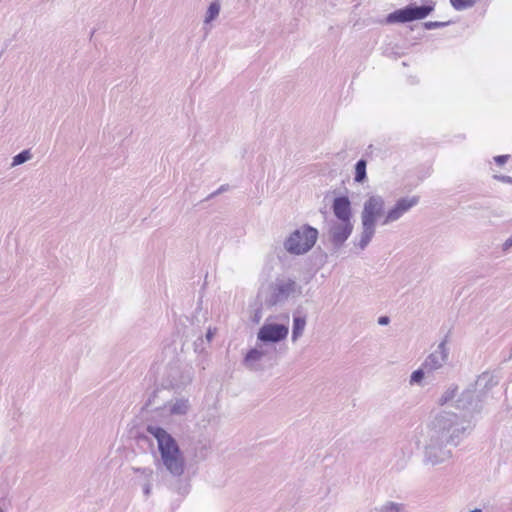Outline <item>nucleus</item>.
Listing matches in <instances>:
<instances>
[{
    "label": "nucleus",
    "instance_id": "obj_19",
    "mask_svg": "<svg viewBox=\"0 0 512 512\" xmlns=\"http://www.w3.org/2000/svg\"><path fill=\"white\" fill-rule=\"evenodd\" d=\"M188 411V401L184 399L177 400L171 407L170 412L173 415H184Z\"/></svg>",
    "mask_w": 512,
    "mask_h": 512
},
{
    "label": "nucleus",
    "instance_id": "obj_18",
    "mask_svg": "<svg viewBox=\"0 0 512 512\" xmlns=\"http://www.w3.org/2000/svg\"><path fill=\"white\" fill-rule=\"evenodd\" d=\"M219 13H220V3L217 0H215L210 3V5L207 9L206 15H205L204 22L206 24L212 22L213 20H215L218 17Z\"/></svg>",
    "mask_w": 512,
    "mask_h": 512
},
{
    "label": "nucleus",
    "instance_id": "obj_39",
    "mask_svg": "<svg viewBox=\"0 0 512 512\" xmlns=\"http://www.w3.org/2000/svg\"><path fill=\"white\" fill-rule=\"evenodd\" d=\"M0 512H5V511L0 507Z\"/></svg>",
    "mask_w": 512,
    "mask_h": 512
},
{
    "label": "nucleus",
    "instance_id": "obj_23",
    "mask_svg": "<svg viewBox=\"0 0 512 512\" xmlns=\"http://www.w3.org/2000/svg\"><path fill=\"white\" fill-rule=\"evenodd\" d=\"M457 390H458V387L457 386H450L443 394L442 396L440 397L439 399V404L440 405H445L446 403H448L450 400H452L456 393H457Z\"/></svg>",
    "mask_w": 512,
    "mask_h": 512
},
{
    "label": "nucleus",
    "instance_id": "obj_5",
    "mask_svg": "<svg viewBox=\"0 0 512 512\" xmlns=\"http://www.w3.org/2000/svg\"><path fill=\"white\" fill-rule=\"evenodd\" d=\"M435 5L436 3L432 0H426L421 6L409 4L389 13L386 17V23H408L415 20H422L434 11Z\"/></svg>",
    "mask_w": 512,
    "mask_h": 512
},
{
    "label": "nucleus",
    "instance_id": "obj_36",
    "mask_svg": "<svg viewBox=\"0 0 512 512\" xmlns=\"http://www.w3.org/2000/svg\"><path fill=\"white\" fill-rule=\"evenodd\" d=\"M261 354H262V358L269 354L268 351L266 349H264L263 345H261Z\"/></svg>",
    "mask_w": 512,
    "mask_h": 512
},
{
    "label": "nucleus",
    "instance_id": "obj_28",
    "mask_svg": "<svg viewBox=\"0 0 512 512\" xmlns=\"http://www.w3.org/2000/svg\"><path fill=\"white\" fill-rule=\"evenodd\" d=\"M206 345H207V343H205L204 338L203 337H198L194 341V350H195V352H197V353L204 352L205 349H206Z\"/></svg>",
    "mask_w": 512,
    "mask_h": 512
},
{
    "label": "nucleus",
    "instance_id": "obj_6",
    "mask_svg": "<svg viewBox=\"0 0 512 512\" xmlns=\"http://www.w3.org/2000/svg\"><path fill=\"white\" fill-rule=\"evenodd\" d=\"M269 288L270 295L266 299L269 307L285 303L291 295L301 293V287L291 278H276Z\"/></svg>",
    "mask_w": 512,
    "mask_h": 512
},
{
    "label": "nucleus",
    "instance_id": "obj_32",
    "mask_svg": "<svg viewBox=\"0 0 512 512\" xmlns=\"http://www.w3.org/2000/svg\"><path fill=\"white\" fill-rule=\"evenodd\" d=\"M509 159H510V155H508V154L498 155L493 158L494 162L499 166L506 164Z\"/></svg>",
    "mask_w": 512,
    "mask_h": 512
},
{
    "label": "nucleus",
    "instance_id": "obj_11",
    "mask_svg": "<svg viewBox=\"0 0 512 512\" xmlns=\"http://www.w3.org/2000/svg\"><path fill=\"white\" fill-rule=\"evenodd\" d=\"M449 358V349L447 347L446 340L441 341L435 351L430 353L422 363L424 369L427 370V374H431L436 370H439L447 363Z\"/></svg>",
    "mask_w": 512,
    "mask_h": 512
},
{
    "label": "nucleus",
    "instance_id": "obj_3",
    "mask_svg": "<svg viewBox=\"0 0 512 512\" xmlns=\"http://www.w3.org/2000/svg\"><path fill=\"white\" fill-rule=\"evenodd\" d=\"M385 200L381 195H370L366 199L361 212L362 232L356 245L364 250L376 232L378 220L385 216Z\"/></svg>",
    "mask_w": 512,
    "mask_h": 512
},
{
    "label": "nucleus",
    "instance_id": "obj_33",
    "mask_svg": "<svg viewBox=\"0 0 512 512\" xmlns=\"http://www.w3.org/2000/svg\"><path fill=\"white\" fill-rule=\"evenodd\" d=\"M216 333V328H211L209 327L207 332H206V335H205V343H207V345L210 344V342L212 341L214 335Z\"/></svg>",
    "mask_w": 512,
    "mask_h": 512
},
{
    "label": "nucleus",
    "instance_id": "obj_34",
    "mask_svg": "<svg viewBox=\"0 0 512 512\" xmlns=\"http://www.w3.org/2000/svg\"><path fill=\"white\" fill-rule=\"evenodd\" d=\"M512 248V235L502 244V252L507 253Z\"/></svg>",
    "mask_w": 512,
    "mask_h": 512
},
{
    "label": "nucleus",
    "instance_id": "obj_35",
    "mask_svg": "<svg viewBox=\"0 0 512 512\" xmlns=\"http://www.w3.org/2000/svg\"><path fill=\"white\" fill-rule=\"evenodd\" d=\"M390 322V318L388 316H380L378 318V324L381 326L388 325Z\"/></svg>",
    "mask_w": 512,
    "mask_h": 512
},
{
    "label": "nucleus",
    "instance_id": "obj_14",
    "mask_svg": "<svg viewBox=\"0 0 512 512\" xmlns=\"http://www.w3.org/2000/svg\"><path fill=\"white\" fill-rule=\"evenodd\" d=\"M499 378L494 375L493 373H490L488 371L483 372L481 375L478 376L475 385L476 388L479 390V395L484 398L486 393L490 391L493 387L498 385Z\"/></svg>",
    "mask_w": 512,
    "mask_h": 512
},
{
    "label": "nucleus",
    "instance_id": "obj_7",
    "mask_svg": "<svg viewBox=\"0 0 512 512\" xmlns=\"http://www.w3.org/2000/svg\"><path fill=\"white\" fill-rule=\"evenodd\" d=\"M448 445L443 438L430 433L424 449V463L435 466L450 459L452 451Z\"/></svg>",
    "mask_w": 512,
    "mask_h": 512
},
{
    "label": "nucleus",
    "instance_id": "obj_30",
    "mask_svg": "<svg viewBox=\"0 0 512 512\" xmlns=\"http://www.w3.org/2000/svg\"><path fill=\"white\" fill-rule=\"evenodd\" d=\"M493 179L499 181V182H502V183H506V184H511L512 185V177L511 176H507V175H502V174H494L493 175Z\"/></svg>",
    "mask_w": 512,
    "mask_h": 512
},
{
    "label": "nucleus",
    "instance_id": "obj_25",
    "mask_svg": "<svg viewBox=\"0 0 512 512\" xmlns=\"http://www.w3.org/2000/svg\"><path fill=\"white\" fill-rule=\"evenodd\" d=\"M132 470L134 473H139L143 477L144 481L152 480L153 477V470L148 467H132Z\"/></svg>",
    "mask_w": 512,
    "mask_h": 512
},
{
    "label": "nucleus",
    "instance_id": "obj_20",
    "mask_svg": "<svg viewBox=\"0 0 512 512\" xmlns=\"http://www.w3.org/2000/svg\"><path fill=\"white\" fill-rule=\"evenodd\" d=\"M452 7L457 11H463L472 8L476 1L475 0H450Z\"/></svg>",
    "mask_w": 512,
    "mask_h": 512
},
{
    "label": "nucleus",
    "instance_id": "obj_15",
    "mask_svg": "<svg viewBox=\"0 0 512 512\" xmlns=\"http://www.w3.org/2000/svg\"><path fill=\"white\" fill-rule=\"evenodd\" d=\"M262 359L261 344H257L255 348L250 349L244 357V364L251 368H255V363Z\"/></svg>",
    "mask_w": 512,
    "mask_h": 512
},
{
    "label": "nucleus",
    "instance_id": "obj_12",
    "mask_svg": "<svg viewBox=\"0 0 512 512\" xmlns=\"http://www.w3.org/2000/svg\"><path fill=\"white\" fill-rule=\"evenodd\" d=\"M353 231V224L349 222H333L329 228V240L335 250L340 249Z\"/></svg>",
    "mask_w": 512,
    "mask_h": 512
},
{
    "label": "nucleus",
    "instance_id": "obj_8",
    "mask_svg": "<svg viewBox=\"0 0 512 512\" xmlns=\"http://www.w3.org/2000/svg\"><path fill=\"white\" fill-rule=\"evenodd\" d=\"M288 326L279 323H265L257 333V340L263 345L278 343L288 336Z\"/></svg>",
    "mask_w": 512,
    "mask_h": 512
},
{
    "label": "nucleus",
    "instance_id": "obj_16",
    "mask_svg": "<svg viewBox=\"0 0 512 512\" xmlns=\"http://www.w3.org/2000/svg\"><path fill=\"white\" fill-rule=\"evenodd\" d=\"M367 161L365 159H359L355 164V175L354 181L357 183H364L367 179Z\"/></svg>",
    "mask_w": 512,
    "mask_h": 512
},
{
    "label": "nucleus",
    "instance_id": "obj_29",
    "mask_svg": "<svg viewBox=\"0 0 512 512\" xmlns=\"http://www.w3.org/2000/svg\"><path fill=\"white\" fill-rule=\"evenodd\" d=\"M228 190H229V185L228 184H223L216 191H214L211 194H209L205 198V201H209V200L213 199L214 197H216L217 195H219V194H221L223 192H226Z\"/></svg>",
    "mask_w": 512,
    "mask_h": 512
},
{
    "label": "nucleus",
    "instance_id": "obj_27",
    "mask_svg": "<svg viewBox=\"0 0 512 512\" xmlns=\"http://www.w3.org/2000/svg\"><path fill=\"white\" fill-rule=\"evenodd\" d=\"M450 21L442 22V21H427L424 23V28L427 30L443 28L450 24Z\"/></svg>",
    "mask_w": 512,
    "mask_h": 512
},
{
    "label": "nucleus",
    "instance_id": "obj_22",
    "mask_svg": "<svg viewBox=\"0 0 512 512\" xmlns=\"http://www.w3.org/2000/svg\"><path fill=\"white\" fill-rule=\"evenodd\" d=\"M427 374V370L424 369V366L421 364V367L417 370L413 371L410 376V384H420L422 380L424 379L425 375Z\"/></svg>",
    "mask_w": 512,
    "mask_h": 512
},
{
    "label": "nucleus",
    "instance_id": "obj_17",
    "mask_svg": "<svg viewBox=\"0 0 512 512\" xmlns=\"http://www.w3.org/2000/svg\"><path fill=\"white\" fill-rule=\"evenodd\" d=\"M306 325V318L304 316H294L292 327V340H297L304 331Z\"/></svg>",
    "mask_w": 512,
    "mask_h": 512
},
{
    "label": "nucleus",
    "instance_id": "obj_24",
    "mask_svg": "<svg viewBox=\"0 0 512 512\" xmlns=\"http://www.w3.org/2000/svg\"><path fill=\"white\" fill-rule=\"evenodd\" d=\"M383 510L385 512H406L404 504L393 501L385 503L383 505Z\"/></svg>",
    "mask_w": 512,
    "mask_h": 512
},
{
    "label": "nucleus",
    "instance_id": "obj_31",
    "mask_svg": "<svg viewBox=\"0 0 512 512\" xmlns=\"http://www.w3.org/2000/svg\"><path fill=\"white\" fill-rule=\"evenodd\" d=\"M143 494L146 498H148L152 493V480L144 481L143 485Z\"/></svg>",
    "mask_w": 512,
    "mask_h": 512
},
{
    "label": "nucleus",
    "instance_id": "obj_37",
    "mask_svg": "<svg viewBox=\"0 0 512 512\" xmlns=\"http://www.w3.org/2000/svg\"><path fill=\"white\" fill-rule=\"evenodd\" d=\"M510 360H512V348H511L510 354L507 357H504V359H503L504 362H507Z\"/></svg>",
    "mask_w": 512,
    "mask_h": 512
},
{
    "label": "nucleus",
    "instance_id": "obj_38",
    "mask_svg": "<svg viewBox=\"0 0 512 512\" xmlns=\"http://www.w3.org/2000/svg\"><path fill=\"white\" fill-rule=\"evenodd\" d=\"M470 512H482V511H481V509L476 508V509H474V510H472Z\"/></svg>",
    "mask_w": 512,
    "mask_h": 512
},
{
    "label": "nucleus",
    "instance_id": "obj_2",
    "mask_svg": "<svg viewBox=\"0 0 512 512\" xmlns=\"http://www.w3.org/2000/svg\"><path fill=\"white\" fill-rule=\"evenodd\" d=\"M469 428L470 421L465 415L443 410L432 421L430 433L443 438L446 444L457 446Z\"/></svg>",
    "mask_w": 512,
    "mask_h": 512
},
{
    "label": "nucleus",
    "instance_id": "obj_9",
    "mask_svg": "<svg viewBox=\"0 0 512 512\" xmlns=\"http://www.w3.org/2000/svg\"><path fill=\"white\" fill-rule=\"evenodd\" d=\"M420 197L417 195L411 197H402L396 201L393 207H391L385 214L381 221L382 225H387L392 222L399 220L405 213L410 211L413 207L418 205Z\"/></svg>",
    "mask_w": 512,
    "mask_h": 512
},
{
    "label": "nucleus",
    "instance_id": "obj_4",
    "mask_svg": "<svg viewBox=\"0 0 512 512\" xmlns=\"http://www.w3.org/2000/svg\"><path fill=\"white\" fill-rule=\"evenodd\" d=\"M319 232L309 224H304L294 230L284 241V248L293 255H303L309 252L318 239Z\"/></svg>",
    "mask_w": 512,
    "mask_h": 512
},
{
    "label": "nucleus",
    "instance_id": "obj_26",
    "mask_svg": "<svg viewBox=\"0 0 512 512\" xmlns=\"http://www.w3.org/2000/svg\"><path fill=\"white\" fill-rule=\"evenodd\" d=\"M178 494L185 496L189 493L190 484L185 481L177 480L175 487L173 488Z\"/></svg>",
    "mask_w": 512,
    "mask_h": 512
},
{
    "label": "nucleus",
    "instance_id": "obj_10",
    "mask_svg": "<svg viewBox=\"0 0 512 512\" xmlns=\"http://www.w3.org/2000/svg\"><path fill=\"white\" fill-rule=\"evenodd\" d=\"M482 401L483 398L479 394L475 395V391L465 390L457 399L456 408L462 411L461 415H465L466 419L468 416L481 411Z\"/></svg>",
    "mask_w": 512,
    "mask_h": 512
},
{
    "label": "nucleus",
    "instance_id": "obj_13",
    "mask_svg": "<svg viewBox=\"0 0 512 512\" xmlns=\"http://www.w3.org/2000/svg\"><path fill=\"white\" fill-rule=\"evenodd\" d=\"M334 216L341 222H349L352 218L351 201L348 196L335 197L332 203Z\"/></svg>",
    "mask_w": 512,
    "mask_h": 512
},
{
    "label": "nucleus",
    "instance_id": "obj_21",
    "mask_svg": "<svg viewBox=\"0 0 512 512\" xmlns=\"http://www.w3.org/2000/svg\"><path fill=\"white\" fill-rule=\"evenodd\" d=\"M31 157L32 155L29 150H23L13 157L11 166L15 167L21 165L30 160Z\"/></svg>",
    "mask_w": 512,
    "mask_h": 512
},
{
    "label": "nucleus",
    "instance_id": "obj_1",
    "mask_svg": "<svg viewBox=\"0 0 512 512\" xmlns=\"http://www.w3.org/2000/svg\"><path fill=\"white\" fill-rule=\"evenodd\" d=\"M147 432L157 440L161 461L166 470L173 477H181L185 462L177 441L160 426L148 425Z\"/></svg>",
    "mask_w": 512,
    "mask_h": 512
}]
</instances>
